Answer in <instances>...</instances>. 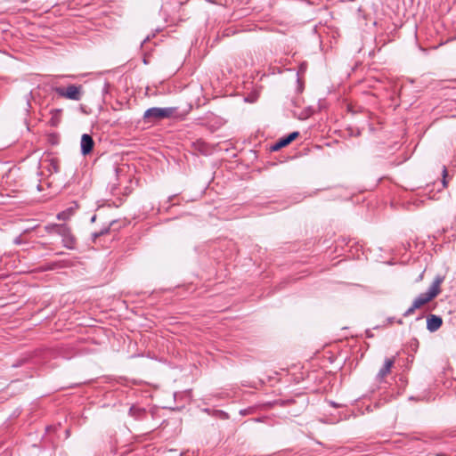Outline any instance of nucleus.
I'll return each instance as SVG.
<instances>
[{
  "mask_svg": "<svg viewBox=\"0 0 456 456\" xmlns=\"http://www.w3.org/2000/svg\"><path fill=\"white\" fill-rule=\"evenodd\" d=\"M175 110H176V109L172 108V107H170V108L154 107V108L148 109L144 112L143 118L145 120H147L148 122H154V121L161 120L164 118H171L175 114Z\"/></svg>",
  "mask_w": 456,
  "mask_h": 456,
  "instance_id": "2",
  "label": "nucleus"
},
{
  "mask_svg": "<svg viewBox=\"0 0 456 456\" xmlns=\"http://www.w3.org/2000/svg\"><path fill=\"white\" fill-rule=\"evenodd\" d=\"M395 357L387 358L384 361L383 366L379 369L377 379L379 381H383L385 378L391 373V369L395 365Z\"/></svg>",
  "mask_w": 456,
  "mask_h": 456,
  "instance_id": "4",
  "label": "nucleus"
},
{
  "mask_svg": "<svg viewBox=\"0 0 456 456\" xmlns=\"http://www.w3.org/2000/svg\"><path fill=\"white\" fill-rule=\"evenodd\" d=\"M77 208V205H76L75 207L68 208L64 211L60 212L57 215V218L61 221L69 220L70 218V216H72L74 215Z\"/></svg>",
  "mask_w": 456,
  "mask_h": 456,
  "instance_id": "8",
  "label": "nucleus"
},
{
  "mask_svg": "<svg viewBox=\"0 0 456 456\" xmlns=\"http://www.w3.org/2000/svg\"><path fill=\"white\" fill-rule=\"evenodd\" d=\"M55 93L66 99L78 101L81 98L82 94V86L76 85H69L67 87H56L54 88Z\"/></svg>",
  "mask_w": 456,
  "mask_h": 456,
  "instance_id": "3",
  "label": "nucleus"
},
{
  "mask_svg": "<svg viewBox=\"0 0 456 456\" xmlns=\"http://www.w3.org/2000/svg\"><path fill=\"white\" fill-rule=\"evenodd\" d=\"M444 277L436 276L429 287L428 291L416 297L411 306L406 311L405 314H412L416 309L422 307L435 297H436L441 293V285L444 282Z\"/></svg>",
  "mask_w": 456,
  "mask_h": 456,
  "instance_id": "1",
  "label": "nucleus"
},
{
  "mask_svg": "<svg viewBox=\"0 0 456 456\" xmlns=\"http://www.w3.org/2000/svg\"><path fill=\"white\" fill-rule=\"evenodd\" d=\"M94 142L91 135L84 134L81 137V151L83 155L89 154L94 148Z\"/></svg>",
  "mask_w": 456,
  "mask_h": 456,
  "instance_id": "5",
  "label": "nucleus"
},
{
  "mask_svg": "<svg viewBox=\"0 0 456 456\" xmlns=\"http://www.w3.org/2000/svg\"><path fill=\"white\" fill-rule=\"evenodd\" d=\"M443 324V320L441 317L431 314L427 319V329L431 331H436Z\"/></svg>",
  "mask_w": 456,
  "mask_h": 456,
  "instance_id": "6",
  "label": "nucleus"
},
{
  "mask_svg": "<svg viewBox=\"0 0 456 456\" xmlns=\"http://www.w3.org/2000/svg\"><path fill=\"white\" fill-rule=\"evenodd\" d=\"M443 173H444V176H445V175H447V170H446V168H445V167H444V171H443Z\"/></svg>",
  "mask_w": 456,
  "mask_h": 456,
  "instance_id": "9",
  "label": "nucleus"
},
{
  "mask_svg": "<svg viewBox=\"0 0 456 456\" xmlns=\"http://www.w3.org/2000/svg\"><path fill=\"white\" fill-rule=\"evenodd\" d=\"M298 136V133L297 132H293L291 134H289L288 136H286L285 138H282L281 139L279 142H277L273 146V151H278L287 145H289L290 142H292Z\"/></svg>",
  "mask_w": 456,
  "mask_h": 456,
  "instance_id": "7",
  "label": "nucleus"
},
{
  "mask_svg": "<svg viewBox=\"0 0 456 456\" xmlns=\"http://www.w3.org/2000/svg\"><path fill=\"white\" fill-rule=\"evenodd\" d=\"M436 456H446V455H444V454H437Z\"/></svg>",
  "mask_w": 456,
  "mask_h": 456,
  "instance_id": "10",
  "label": "nucleus"
}]
</instances>
